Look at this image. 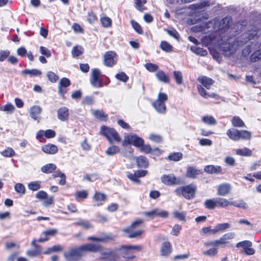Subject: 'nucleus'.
Here are the masks:
<instances>
[{
  "instance_id": "f257e3e1",
  "label": "nucleus",
  "mask_w": 261,
  "mask_h": 261,
  "mask_svg": "<svg viewBox=\"0 0 261 261\" xmlns=\"http://www.w3.org/2000/svg\"><path fill=\"white\" fill-rule=\"evenodd\" d=\"M230 18L225 17L221 20L214 19L207 22L197 25L193 28V30L195 32H201L204 33L209 32H220L223 33L229 28Z\"/></svg>"
},
{
  "instance_id": "f03ea898",
  "label": "nucleus",
  "mask_w": 261,
  "mask_h": 261,
  "mask_svg": "<svg viewBox=\"0 0 261 261\" xmlns=\"http://www.w3.org/2000/svg\"><path fill=\"white\" fill-rule=\"evenodd\" d=\"M128 144H133L136 146H141L142 150L146 153L154 152L158 155L161 153L160 149L158 148L152 149L149 145H143V140L137 135H130L125 138L122 142V145L125 146Z\"/></svg>"
},
{
  "instance_id": "7ed1b4c3",
  "label": "nucleus",
  "mask_w": 261,
  "mask_h": 261,
  "mask_svg": "<svg viewBox=\"0 0 261 261\" xmlns=\"http://www.w3.org/2000/svg\"><path fill=\"white\" fill-rule=\"evenodd\" d=\"M142 249L141 245H121L119 247H117V250L121 256L127 259H133L135 257L134 255V252L140 251Z\"/></svg>"
},
{
  "instance_id": "20e7f679",
  "label": "nucleus",
  "mask_w": 261,
  "mask_h": 261,
  "mask_svg": "<svg viewBox=\"0 0 261 261\" xmlns=\"http://www.w3.org/2000/svg\"><path fill=\"white\" fill-rule=\"evenodd\" d=\"M261 34V30L256 27H252L248 29L246 33H243L238 38L239 45H243L251 39H257Z\"/></svg>"
},
{
  "instance_id": "39448f33",
  "label": "nucleus",
  "mask_w": 261,
  "mask_h": 261,
  "mask_svg": "<svg viewBox=\"0 0 261 261\" xmlns=\"http://www.w3.org/2000/svg\"><path fill=\"white\" fill-rule=\"evenodd\" d=\"M99 133L105 136L110 143H112L113 141L120 142L121 141V138L118 134L113 128L102 126L101 127Z\"/></svg>"
},
{
  "instance_id": "423d86ee",
  "label": "nucleus",
  "mask_w": 261,
  "mask_h": 261,
  "mask_svg": "<svg viewBox=\"0 0 261 261\" xmlns=\"http://www.w3.org/2000/svg\"><path fill=\"white\" fill-rule=\"evenodd\" d=\"M168 100V96L166 94L160 92L157 99L152 103V106L155 110L160 114H164L166 111V107L165 102Z\"/></svg>"
},
{
  "instance_id": "0eeeda50",
  "label": "nucleus",
  "mask_w": 261,
  "mask_h": 261,
  "mask_svg": "<svg viewBox=\"0 0 261 261\" xmlns=\"http://www.w3.org/2000/svg\"><path fill=\"white\" fill-rule=\"evenodd\" d=\"M143 223L142 220H137L134 221L130 226L122 229V231L128 234L127 237L129 238H138L142 234L143 230H135L136 226L139 225Z\"/></svg>"
},
{
  "instance_id": "6e6552de",
  "label": "nucleus",
  "mask_w": 261,
  "mask_h": 261,
  "mask_svg": "<svg viewBox=\"0 0 261 261\" xmlns=\"http://www.w3.org/2000/svg\"><path fill=\"white\" fill-rule=\"evenodd\" d=\"M63 255L66 261H77L82 256V246L72 247L64 252Z\"/></svg>"
},
{
  "instance_id": "1a4fd4ad",
  "label": "nucleus",
  "mask_w": 261,
  "mask_h": 261,
  "mask_svg": "<svg viewBox=\"0 0 261 261\" xmlns=\"http://www.w3.org/2000/svg\"><path fill=\"white\" fill-rule=\"evenodd\" d=\"M196 189L197 188L195 185L191 184L177 189L176 192L177 193L181 192L182 195L186 199H191L194 198Z\"/></svg>"
},
{
  "instance_id": "9d476101",
  "label": "nucleus",
  "mask_w": 261,
  "mask_h": 261,
  "mask_svg": "<svg viewBox=\"0 0 261 261\" xmlns=\"http://www.w3.org/2000/svg\"><path fill=\"white\" fill-rule=\"evenodd\" d=\"M100 259L106 261H118L120 258L117 248L113 250H108L101 252Z\"/></svg>"
},
{
  "instance_id": "9b49d317",
  "label": "nucleus",
  "mask_w": 261,
  "mask_h": 261,
  "mask_svg": "<svg viewBox=\"0 0 261 261\" xmlns=\"http://www.w3.org/2000/svg\"><path fill=\"white\" fill-rule=\"evenodd\" d=\"M161 179L163 184L168 186L179 185L182 183V179L180 177H176L173 174H164L162 176Z\"/></svg>"
},
{
  "instance_id": "f8f14e48",
  "label": "nucleus",
  "mask_w": 261,
  "mask_h": 261,
  "mask_svg": "<svg viewBox=\"0 0 261 261\" xmlns=\"http://www.w3.org/2000/svg\"><path fill=\"white\" fill-rule=\"evenodd\" d=\"M101 72L97 68L92 70L91 78L90 79L91 84L95 88H101L103 86V83L100 79Z\"/></svg>"
},
{
  "instance_id": "ddd939ff",
  "label": "nucleus",
  "mask_w": 261,
  "mask_h": 261,
  "mask_svg": "<svg viewBox=\"0 0 261 261\" xmlns=\"http://www.w3.org/2000/svg\"><path fill=\"white\" fill-rule=\"evenodd\" d=\"M252 243L249 241H244L238 243L236 245V247L237 248L242 247L243 248V253L246 254V255H253L255 253V250L254 249L251 248Z\"/></svg>"
},
{
  "instance_id": "4468645a",
  "label": "nucleus",
  "mask_w": 261,
  "mask_h": 261,
  "mask_svg": "<svg viewBox=\"0 0 261 261\" xmlns=\"http://www.w3.org/2000/svg\"><path fill=\"white\" fill-rule=\"evenodd\" d=\"M70 85V80L66 77H63L60 80L59 85V93L63 98H65V94L66 91L64 89V88H66Z\"/></svg>"
},
{
  "instance_id": "2eb2a0df",
  "label": "nucleus",
  "mask_w": 261,
  "mask_h": 261,
  "mask_svg": "<svg viewBox=\"0 0 261 261\" xmlns=\"http://www.w3.org/2000/svg\"><path fill=\"white\" fill-rule=\"evenodd\" d=\"M116 56L115 53L113 51H108L104 56V63L107 66H112L116 62L114 61V57Z\"/></svg>"
},
{
  "instance_id": "dca6fc26",
  "label": "nucleus",
  "mask_w": 261,
  "mask_h": 261,
  "mask_svg": "<svg viewBox=\"0 0 261 261\" xmlns=\"http://www.w3.org/2000/svg\"><path fill=\"white\" fill-rule=\"evenodd\" d=\"M94 205L97 206L101 205L107 200V196L105 194L96 192L93 196Z\"/></svg>"
},
{
  "instance_id": "f3484780",
  "label": "nucleus",
  "mask_w": 261,
  "mask_h": 261,
  "mask_svg": "<svg viewBox=\"0 0 261 261\" xmlns=\"http://www.w3.org/2000/svg\"><path fill=\"white\" fill-rule=\"evenodd\" d=\"M231 187L227 183L220 185L218 187L217 194L220 196H224L228 194L231 190Z\"/></svg>"
},
{
  "instance_id": "a211bd4d",
  "label": "nucleus",
  "mask_w": 261,
  "mask_h": 261,
  "mask_svg": "<svg viewBox=\"0 0 261 261\" xmlns=\"http://www.w3.org/2000/svg\"><path fill=\"white\" fill-rule=\"evenodd\" d=\"M42 150L45 153L49 154H54L58 151L57 146L53 144H47L43 145L41 147Z\"/></svg>"
},
{
  "instance_id": "6ab92c4d",
  "label": "nucleus",
  "mask_w": 261,
  "mask_h": 261,
  "mask_svg": "<svg viewBox=\"0 0 261 261\" xmlns=\"http://www.w3.org/2000/svg\"><path fill=\"white\" fill-rule=\"evenodd\" d=\"M198 81L207 89H210L211 86L214 83V81L205 76H201L198 78Z\"/></svg>"
},
{
  "instance_id": "aec40b11",
  "label": "nucleus",
  "mask_w": 261,
  "mask_h": 261,
  "mask_svg": "<svg viewBox=\"0 0 261 261\" xmlns=\"http://www.w3.org/2000/svg\"><path fill=\"white\" fill-rule=\"evenodd\" d=\"M42 109L39 106H34L30 109V116L32 119L37 120L39 119V116L41 114Z\"/></svg>"
},
{
  "instance_id": "412c9836",
  "label": "nucleus",
  "mask_w": 261,
  "mask_h": 261,
  "mask_svg": "<svg viewBox=\"0 0 261 261\" xmlns=\"http://www.w3.org/2000/svg\"><path fill=\"white\" fill-rule=\"evenodd\" d=\"M197 90L199 94L204 98H207L208 97H219V95L216 93H212L211 94H208L205 89L201 85L197 86Z\"/></svg>"
},
{
  "instance_id": "4be33fe9",
  "label": "nucleus",
  "mask_w": 261,
  "mask_h": 261,
  "mask_svg": "<svg viewBox=\"0 0 261 261\" xmlns=\"http://www.w3.org/2000/svg\"><path fill=\"white\" fill-rule=\"evenodd\" d=\"M172 252L170 243L169 242H164L161 248V254L162 256H167Z\"/></svg>"
},
{
  "instance_id": "5701e85b",
  "label": "nucleus",
  "mask_w": 261,
  "mask_h": 261,
  "mask_svg": "<svg viewBox=\"0 0 261 261\" xmlns=\"http://www.w3.org/2000/svg\"><path fill=\"white\" fill-rule=\"evenodd\" d=\"M57 114L58 119L61 121H64L68 118V109L65 107H62L58 110Z\"/></svg>"
},
{
  "instance_id": "b1692460",
  "label": "nucleus",
  "mask_w": 261,
  "mask_h": 261,
  "mask_svg": "<svg viewBox=\"0 0 261 261\" xmlns=\"http://www.w3.org/2000/svg\"><path fill=\"white\" fill-rule=\"evenodd\" d=\"M226 134L229 138L233 141H237L240 140V130L237 129H229L227 130Z\"/></svg>"
},
{
  "instance_id": "393cba45",
  "label": "nucleus",
  "mask_w": 261,
  "mask_h": 261,
  "mask_svg": "<svg viewBox=\"0 0 261 261\" xmlns=\"http://www.w3.org/2000/svg\"><path fill=\"white\" fill-rule=\"evenodd\" d=\"M204 171L210 174H218L222 171V168L219 166L207 165L204 167Z\"/></svg>"
},
{
  "instance_id": "a878e982",
  "label": "nucleus",
  "mask_w": 261,
  "mask_h": 261,
  "mask_svg": "<svg viewBox=\"0 0 261 261\" xmlns=\"http://www.w3.org/2000/svg\"><path fill=\"white\" fill-rule=\"evenodd\" d=\"M100 248V246L98 244H88L85 245H83V252L84 251L97 252Z\"/></svg>"
},
{
  "instance_id": "bb28decb",
  "label": "nucleus",
  "mask_w": 261,
  "mask_h": 261,
  "mask_svg": "<svg viewBox=\"0 0 261 261\" xmlns=\"http://www.w3.org/2000/svg\"><path fill=\"white\" fill-rule=\"evenodd\" d=\"M57 168L55 164L52 163L47 164L42 166L41 171L44 173H50L54 171Z\"/></svg>"
},
{
  "instance_id": "cd10ccee",
  "label": "nucleus",
  "mask_w": 261,
  "mask_h": 261,
  "mask_svg": "<svg viewBox=\"0 0 261 261\" xmlns=\"http://www.w3.org/2000/svg\"><path fill=\"white\" fill-rule=\"evenodd\" d=\"M113 237L108 235L104 234L101 237H89L88 238V239L90 240H93V241H96L98 242H107L109 240H113Z\"/></svg>"
},
{
  "instance_id": "c85d7f7f",
  "label": "nucleus",
  "mask_w": 261,
  "mask_h": 261,
  "mask_svg": "<svg viewBox=\"0 0 261 261\" xmlns=\"http://www.w3.org/2000/svg\"><path fill=\"white\" fill-rule=\"evenodd\" d=\"M215 200L216 207H225L228 205H230V202L223 198H215Z\"/></svg>"
},
{
  "instance_id": "c756f323",
  "label": "nucleus",
  "mask_w": 261,
  "mask_h": 261,
  "mask_svg": "<svg viewBox=\"0 0 261 261\" xmlns=\"http://www.w3.org/2000/svg\"><path fill=\"white\" fill-rule=\"evenodd\" d=\"M137 164L139 168H146L148 165L147 159L143 156H140L137 159Z\"/></svg>"
},
{
  "instance_id": "7c9ffc66",
  "label": "nucleus",
  "mask_w": 261,
  "mask_h": 261,
  "mask_svg": "<svg viewBox=\"0 0 261 261\" xmlns=\"http://www.w3.org/2000/svg\"><path fill=\"white\" fill-rule=\"evenodd\" d=\"M156 76L158 79L164 83H169V77L168 75L165 74V73L162 71H159L156 73Z\"/></svg>"
},
{
  "instance_id": "2f4dec72",
  "label": "nucleus",
  "mask_w": 261,
  "mask_h": 261,
  "mask_svg": "<svg viewBox=\"0 0 261 261\" xmlns=\"http://www.w3.org/2000/svg\"><path fill=\"white\" fill-rule=\"evenodd\" d=\"M200 173V171L193 167H188L187 168L186 175L190 178H194L196 175Z\"/></svg>"
},
{
  "instance_id": "473e14b6",
  "label": "nucleus",
  "mask_w": 261,
  "mask_h": 261,
  "mask_svg": "<svg viewBox=\"0 0 261 261\" xmlns=\"http://www.w3.org/2000/svg\"><path fill=\"white\" fill-rule=\"evenodd\" d=\"M93 115L98 119L106 121L108 118V115L101 110H95L93 111Z\"/></svg>"
},
{
  "instance_id": "72a5a7b5",
  "label": "nucleus",
  "mask_w": 261,
  "mask_h": 261,
  "mask_svg": "<svg viewBox=\"0 0 261 261\" xmlns=\"http://www.w3.org/2000/svg\"><path fill=\"white\" fill-rule=\"evenodd\" d=\"M236 153L238 155L243 156H249L252 155V151L246 147H244L242 149H236Z\"/></svg>"
},
{
  "instance_id": "f704fd0d",
  "label": "nucleus",
  "mask_w": 261,
  "mask_h": 261,
  "mask_svg": "<svg viewBox=\"0 0 261 261\" xmlns=\"http://www.w3.org/2000/svg\"><path fill=\"white\" fill-rule=\"evenodd\" d=\"M190 49L192 52L201 56H205L207 54V51L205 49L195 46H191L190 47Z\"/></svg>"
},
{
  "instance_id": "c9c22d12",
  "label": "nucleus",
  "mask_w": 261,
  "mask_h": 261,
  "mask_svg": "<svg viewBox=\"0 0 261 261\" xmlns=\"http://www.w3.org/2000/svg\"><path fill=\"white\" fill-rule=\"evenodd\" d=\"M230 205L244 210H246L248 208V205L247 203L244 202L243 200L230 202Z\"/></svg>"
},
{
  "instance_id": "e433bc0d",
  "label": "nucleus",
  "mask_w": 261,
  "mask_h": 261,
  "mask_svg": "<svg viewBox=\"0 0 261 261\" xmlns=\"http://www.w3.org/2000/svg\"><path fill=\"white\" fill-rule=\"evenodd\" d=\"M231 123L234 127H241L245 126V123L238 116H234L231 120Z\"/></svg>"
},
{
  "instance_id": "4c0bfd02",
  "label": "nucleus",
  "mask_w": 261,
  "mask_h": 261,
  "mask_svg": "<svg viewBox=\"0 0 261 261\" xmlns=\"http://www.w3.org/2000/svg\"><path fill=\"white\" fill-rule=\"evenodd\" d=\"M63 250V247L61 245H55L51 247L47 248V249L43 252L44 254H49L54 252L62 251Z\"/></svg>"
},
{
  "instance_id": "58836bf2",
  "label": "nucleus",
  "mask_w": 261,
  "mask_h": 261,
  "mask_svg": "<svg viewBox=\"0 0 261 261\" xmlns=\"http://www.w3.org/2000/svg\"><path fill=\"white\" fill-rule=\"evenodd\" d=\"M22 74H28L30 76H38L41 74V72L37 69H33L32 70L24 69L21 71Z\"/></svg>"
},
{
  "instance_id": "ea45409f",
  "label": "nucleus",
  "mask_w": 261,
  "mask_h": 261,
  "mask_svg": "<svg viewBox=\"0 0 261 261\" xmlns=\"http://www.w3.org/2000/svg\"><path fill=\"white\" fill-rule=\"evenodd\" d=\"M182 154L181 152H177L170 154L168 156V159L170 161L175 162L179 161L182 159Z\"/></svg>"
},
{
  "instance_id": "a19ab883",
  "label": "nucleus",
  "mask_w": 261,
  "mask_h": 261,
  "mask_svg": "<svg viewBox=\"0 0 261 261\" xmlns=\"http://www.w3.org/2000/svg\"><path fill=\"white\" fill-rule=\"evenodd\" d=\"M160 47L163 50L168 53L171 52L173 48V46L171 44L165 41L161 42Z\"/></svg>"
},
{
  "instance_id": "79ce46f5",
  "label": "nucleus",
  "mask_w": 261,
  "mask_h": 261,
  "mask_svg": "<svg viewBox=\"0 0 261 261\" xmlns=\"http://www.w3.org/2000/svg\"><path fill=\"white\" fill-rule=\"evenodd\" d=\"M202 120L208 125H215L217 123L216 119L212 116H205L202 117Z\"/></svg>"
},
{
  "instance_id": "37998d69",
  "label": "nucleus",
  "mask_w": 261,
  "mask_h": 261,
  "mask_svg": "<svg viewBox=\"0 0 261 261\" xmlns=\"http://www.w3.org/2000/svg\"><path fill=\"white\" fill-rule=\"evenodd\" d=\"M204 205L206 208L209 210L214 209L216 207L215 198L206 200Z\"/></svg>"
},
{
  "instance_id": "c03bdc74",
  "label": "nucleus",
  "mask_w": 261,
  "mask_h": 261,
  "mask_svg": "<svg viewBox=\"0 0 261 261\" xmlns=\"http://www.w3.org/2000/svg\"><path fill=\"white\" fill-rule=\"evenodd\" d=\"M174 217L178 220L185 222L186 221V213L185 212H178L177 211H174L173 212Z\"/></svg>"
},
{
  "instance_id": "a18cd8bd",
  "label": "nucleus",
  "mask_w": 261,
  "mask_h": 261,
  "mask_svg": "<svg viewBox=\"0 0 261 261\" xmlns=\"http://www.w3.org/2000/svg\"><path fill=\"white\" fill-rule=\"evenodd\" d=\"M120 152V148L117 146H111L109 147L106 151L107 154L109 155H113Z\"/></svg>"
},
{
  "instance_id": "49530a36",
  "label": "nucleus",
  "mask_w": 261,
  "mask_h": 261,
  "mask_svg": "<svg viewBox=\"0 0 261 261\" xmlns=\"http://www.w3.org/2000/svg\"><path fill=\"white\" fill-rule=\"evenodd\" d=\"M1 154L5 157H12L15 155V152L11 147H8L6 149L1 151Z\"/></svg>"
},
{
  "instance_id": "de8ad7c7",
  "label": "nucleus",
  "mask_w": 261,
  "mask_h": 261,
  "mask_svg": "<svg viewBox=\"0 0 261 261\" xmlns=\"http://www.w3.org/2000/svg\"><path fill=\"white\" fill-rule=\"evenodd\" d=\"M41 188L40 181H35L28 184V188L32 191H37Z\"/></svg>"
},
{
  "instance_id": "09e8293b",
  "label": "nucleus",
  "mask_w": 261,
  "mask_h": 261,
  "mask_svg": "<svg viewBox=\"0 0 261 261\" xmlns=\"http://www.w3.org/2000/svg\"><path fill=\"white\" fill-rule=\"evenodd\" d=\"M15 110L14 106L11 103H8L0 108V110L7 113H12Z\"/></svg>"
},
{
  "instance_id": "8fccbe9b",
  "label": "nucleus",
  "mask_w": 261,
  "mask_h": 261,
  "mask_svg": "<svg viewBox=\"0 0 261 261\" xmlns=\"http://www.w3.org/2000/svg\"><path fill=\"white\" fill-rule=\"evenodd\" d=\"M250 60L252 62H256L261 60V49L255 51L250 57Z\"/></svg>"
},
{
  "instance_id": "3c124183",
  "label": "nucleus",
  "mask_w": 261,
  "mask_h": 261,
  "mask_svg": "<svg viewBox=\"0 0 261 261\" xmlns=\"http://www.w3.org/2000/svg\"><path fill=\"white\" fill-rule=\"evenodd\" d=\"M239 137L240 139L249 140L251 138V134L247 130H240Z\"/></svg>"
},
{
  "instance_id": "603ef678",
  "label": "nucleus",
  "mask_w": 261,
  "mask_h": 261,
  "mask_svg": "<svg viewBox=\"0 0 261 261\" xmlns=\"http://www.w3.org/2000/svg\"><path fill=\"white\" fill-rule=\"evenodd\" d=\"M173 74L177 84H181L182 83V75L181 72L179 71H174Z\"/></svg>"
},
{
  "instance_id": "864d4df0",
  "label": "nucleus",
  "mask_w": 261,
  "mask_h": 261,
  "mask_svg": "<svg viewBox=\"0 0 261 261\" xmlns=\"http://www.w3.org/2000/svg\"><path fill=\"white\" fill-rule=\"evenodd\" d=\"M126 176L129 179L135 183L139 184L140 182L139 177L135 172L134 173L126 172Z\"/></svg>"
},
{
  "instance_id": "5fc2aeb1",
  "label": "nucleus",
  "mask_w": 261,
  "mask_h": 261,
  "mask_svg": "<svg viewBox=\"0 0 261 261\" xmlns=\"http://www.w3.org/2000/svg\"><path fill=\"white\" fill-rule=\"evenodd\" d=\"M216 227L219 232H223L230 227V224L228 223L217 224Z\"/></svg>"
},
{
  "instance_id": "6e6d98bb",
  "label": "nucleus",
  "mask_w": 261,
  "mask_h": 261,
  "mask_svg": "<svg viewBox=\"0 0 261 261\" xmlns=\"http://www.w3.org/2000/svg\"><path fill=\"white\" fill-rule=\"evenodd\" d=\"M82 54V50L80 46H75L72 48L71 55L72 57L77 58Z\"/></svg>"
},
{
  "instance_id": "4d7b16f0",
  "label": "nucleus",
  "mask_w": 261,
  "mask_h": 261,
  "mask_svg": "<svg viewBox=\"0 0 261 261\" xmlns=\"http://www.w3.org/2000/svg\"><path fill=\"white\" fill-rule=\"evenodd\" d=\"M14 189L16 192L18 193L23 194L25 193V187L20 183L16 184L14 186Z\"/></svg>"
},
{
  "instance_id": "13d9d810",
  "label": "nucleus",
  "mask_w": 261,
  "mask_h": 261,
  "mask_svg": "<svg viewBox=\"0 0 261 261\" xmlns=\"http://www.w3.org/2000/svg\"><path fill=\"white\" fill-rule=\"evenodd\" d=\"M57 229H50L42 232V236H47L49 238L50 237H53L55 236L57 233Z\"/></svg>"
},
{
  "instance_id": "bf43d9fd",
  "label": "nucleus",
  "mask_w": 261,
  "mask_h": 261,
  "mask_svg": "<svg viewBox=\"0 0 261 261\" xmlns=\"http://www.w3.org/2000/svg\"><path fill=\"white\" fill-rule=\"evenodd\" d=\"M156 216L161 218H167L168 216V213L166 211L155 208V217Z\"/></svg>"
},
{
  "instance_id": "052dcab7",
  "label": "nucleus",
  "mask_w": 261,
  "mask_h": 261,
  "mask_svg": "<svg viewBox=\"0 0 261 261\" xmlns=\"http://www.w3.org/2000/svg\"><path fill=\"white\" fill-rule=\"evenodd\" d=\"M218 253V249L217 248H211L208 250L204 251L203 254L209 256H213Z\"/></svg>"
},
{
  "instance_id": "680f3d73",
  "label": "nucleus",
  "mask_w": 261,
  "mask_h": 261,
  "mask_svg": "<svg viewBox=\"0 0 261 261\" xmlns=\"http://www.w3.org/2000/svg\"><path fill=\"white\" fill-rule=\"evenodd\" d=\"M131 24L132 25V27L133 29L139 34H142L143 33V30L141 28V27L140 25L135 21V20H132L131 21Z\"/></svg>"
},
{
  "instance_id": "e2e57ef3",
  "label": "nucleus",
  "mask_w": 261,
  "mask_h": 261,
  "mask_svg": "<svg viewBox=\"0 0 261 261\" xmlns=\"http://www.w3.org/2000/svg\"><path fill=\"white\" fill-rule=\"evenodd\" d=\"M215 0H203L198 6V8H202L210 6L214 4Z\"/></svg>"
},
{
  "instance_id": "0e129e2a",
  "label": "nucleus",
  "mask_w": 261,
  "mask_h": 261,
  "mask_svg": "<svg viewBox=\"0 0 261 261\" xmlns=\"http://www.w3.org/2000/svg\"><path fill=\"white\" fill-rule=\"evenodd\" d=\"M115 77L117 80L123 82H126L128 79V76L124 72H123L117 74L115 75Z\"/></svg>"
},
{
  "instance_id": "69168bd1",
  "label": "nucleus",
  "mask_w": 261,
  "mask_h": 261,
  "mask_svg": "<svg viewBox=\"0 0 261 261\" xmlns=\"http://www.w3.org/2000/svg\"><path fill=\"white\" fill-rule=\"evenodd\" d=\"M94 97L92 96H86L83 99V103L91 105L94 102Z\"/></svg>"
},
{
  "instance_id": "338daca9",
  "label": "nucleus",
  "mask_w": 261,
  "mask_h": 261,
  "mask_svg": "<svg viewBox=\"0 0 261 261\" xmlns=\"http://www.w3.org/2000/svg\"><path fill=\"white\" fill-rule=\"evenodd\" d=\"M101 22L104 27L108 28L111 25L112 20L110 18L105 17L101 18Z\"/></svg>"
},
{
  "instance_id": "774afa93",
  "label": "nucleus",
  "mask_w": 261,
  "mask_h": 261,
  "mask_svg": "<svg viewBox=\"0 0 261 261\" xmlns=\"http://www.w3.org/2000/svg\"><path fill=\"white\" fill-rule=\"evenodd\" d=\"M48 80L52 83L56 82L59 79L58 76L53 72L49 71L47 74Z\"/></svg>"
}]
</instances>
